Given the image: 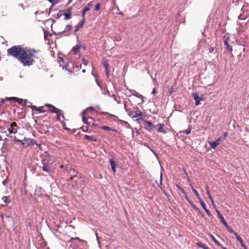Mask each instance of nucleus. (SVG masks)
<instances>
[{
  "mask_svg": "<svg viewBox=\"0 0 249 249\" xmlns=\"http://www.w3.org/2000/svg\"><path fill=\"white\" fill-rule=\"evenodd\" d=\"M68 173L70 174V176H71V178L70 179L68 180V181H70L71 180H72L75 177H77V175L78 174V172H76L74 169L71 168L69 171Z\"/></svg>",
  "mask_w": 249,
  "mask_h": 249,
  "instance_id": "8",
  "label": "nucleus"
},
{
  "mask_svg": "<svg viewBox=\"0 0 249 249\" xmlns=\"http://www.w3.org/2000/svg\"><path fill=\"white\" fill-rule=\"evenodd\" d=\"M80 45H76L75 46L72 48V50L74 52L75 54L79 53L80 52Z\"/></svg>",
  "mask_w": 249,
  "mask_h": 249,
  "instance_id": "26",
  "label": "nucleus"
},
{
  "mask_svg": "<svg viewBox=\"0 0 249 249\" xmlns=\"http://www.w3.org/2000/svg\"><path fill=\"white\" fill-rule=\"evenodd\" d=\"M223 140H224V139L223 137H220L216 140L219 144H220L221 142H223Z\"/></svg>",
  "mask_w": 249,
  "mask_h": 249,
  "instance_id": "37",
  "label": "nucleus"
},
{
  "mask_svg": "<svg viewBox=\"0 0 249 249\" xmlns=\"http://www.w3.org/2000/svg\"><path fill=\"white\" fill-rule=\"evenodd\" d=\"M205 212H206V213H207V214L209 215V216H211V213L210 212V211L209 210H208L207 209H205Z\"/></svg>",
  "mask_w": 249,
  "mask_h": 249,
  "instance_id": "44",
  "label": "nucleus"
},
{
  "mask_svg": "<svg viewBox=\"0 0 249 249\" xmlns=\"http://www.w3.org/2000/svg\"><path fill=\"white\" fill-rule=\"evenodd\" d=\"M42 168L43 171L49 173L51 169V166L50 165H43Z\"/></svg>",
  "mask_w": 249,
  "mask_h": 249,
  "instance_id": "25",
  "label": "nucleus"
},
{
  "mask_svg": "<svg viewBox=\"0 0 249 249\" xmlns=\"http://www.w3.org/2000/svg\"><path fill=\"white\" fill-rule=\"evenodd\" d=\"M193 96L196 102V106L199 105L200 101L203 100L202 98L201 97H200L197 93H193Z\"/></svg>",
  "mask_w": 249,
  "mask_h": 249,
  "instance_id": "10",
  "label": "nucleus"
},
{
  "mask_svg": "<svg viewBox=\"0 0 249 249\" xmlns=\"http://www.w3.org/2000/svg\"><path fill=\"white\" fill-rule=\"evenodd\" d=\"M19 5L21 6V7L23 8V4H19Z\"/></svg>",
  "mask_w": 249,
  "mask_h": 249,
  "instance_id": "56",
  "label": "nucleus"
},
{
  "mask_svg": "<svg viewBox=\"0 0 249 249\" xmlns=\"http://www.w3.org/2000/svg\"><path fill=\"white\" fill-rule=\"evenodd\" d=\"M85 14H86V12L83 10L82 12V16H83V18H85Z\"/></svg>",
  "mask_w": 249,
  "mask_h": 249,
  "instance_id": "47",
  "label": "nucleus"
},
{
  "mask_svg": "<svg viewBox=\"0 0 249 249\" xmlns=\"http://www.w3.org/2000/svg\"><path fill=\"white\" fill-rule=\"evenodd\" d=\"M227 136H228V133L227 132H225L224 134V137H223L224 140H225L226 139V137H227Z\"/></svg>",
  "mask_w": 249,
  "mask_h": 249,
  "instance_id": "46",
  "label": "nucleus"
},
{
  "mask_svg": "<svg viewBox=\"0 0 249 249\" xmlns=\"http://www.w3.org/2000/svg\"><path fill=\"white\" fill-rule=\"evenodd\" d=\"M173 92V89H169V94L171 95Z\"/></svg>",
  "mask_w": 249,
  "mask_h": 249,
  "instance_id": "48",
  "label": "nucleus"
},
{
  "mask_svg": "<svg viewBox=\"0 0 249 249\" xmlns=\"http://www.w3.org/2000/svg\"><path fill=\"white\" fill-rule=\"evenodd\" d=\"M6 182V180H4L3 182H2V183L4 185L5 183Z\"/></svg>",
  "mask_w": 249,
  "mask_h": 249,
  "instance_id": "58",
  "label": "nucleus"
},
{
  "mask_svg": "<svg viewBox=\"0 0 249 249\" xmlns=\"http://www.w3.org/2000/svg\"><path fill=\"white\" fill-rule=\"evenodd\" d=\"M30 107L33 110L38 111L39 113H43L46 111L45 110L43 109L44 107L43 106L37 107L35 106H30Z\"/></svg>",
  "mask_w": 249,
  "mask_h": 249,
  "instance_id": "9",
  "label": "nucleus"
},
{
  "mask_svg": "<svg viewBox=\"0 0 249 249\" xmlns=\"http://www.w3.org/2000/svg\"><path fill=\"white\" fill-rule=\"evenodd\" d=\"M239 243H240V245H241V246H242V245H244V244H245V243L243 242V240H242L241 241H240Z\"/></svg>",
  "mask_w": 249,
  "mask_h": 249,
  "instance_id": "52",
  "label": "nucleus"
},
{
  "mask_svg": "<svg viewBox=\"0 0 249 249\" xmlns=\"http://www.w3.org/2000/svg\"><path fill=\"white\" fill-rule=\"evenodd\" d=\"M224 45L227 47V49L231 52L232 51V47L230 45L229 42L227 39H225L224 40Z\"/></svg>",
  "mask_w": 249,
  "mask_h": 249,
  "instance_id": "23",
  "label": "nucleus"
},
{
  "mask_svg": "<svg viewBox=\"0 0 249 249\" xmlns=\"http://www.w3.org/2000/svg\"><path fill=\"white\" fill-rule=\"evenodd\" d=\"M72 28V25H66V29H65V30H66V31H70V30H71Z\"/></svg>",
  "mask_w": 249,
  "mask_h": 249,
  "instance_id": "34",
  "label": "nucleus"
},
{
  "mask_svg": "<svg viewBox=\"0 0 249 249\" xmlns=\"http://www.w3.org/2000/svg\"><path fill=\"white\" fill-rule=\"evenodd\" d=\"M184 195V197L185 198V199L187 200V201L189 203V201H191V200H190L189 198V197L188 196H187V194L186 193V192L185 193V194H183Z\"/></svg>",
  "mask_w": 249,
  "mask_h": 249,
  "instance_id": "41",
  "label": "nucleus"
},
{
  "mask_svg": "<svg viewBox=\"0 0 249 249\" xmlns=\"http://www.w3.org/2000/svg\"><path fill=\"white\" fill-rule=\"evenodd\" d=\"M196 211L198 213H201V212L198 208H197V210H196Z\"/></svg>",
  "mask_w": 249,
  "mask_h": 249,
  "instance_id": "54",
  "label": "nucleus"
},
{
  "mask_svg": "<svg viewBox=\"0 0 249 249\" xmlns=\"http://www.w3.org/2000/svg\"><path fill=\"white\" fill-rule=\"evenodd\" d=\"M191 188H192V191H193V192L196 195V196L198 200H199V199H201L198 192L195 189H194V187L191 184Z\"/></svg>",
  "mask_w": 249,
  "mask_h": 249,
  "instance_id": "29",
  "label": "nucleus"
},
{
  "mask_svg": "<svg viewBox=\"0 0 249 249\" xmlns=\"http://www.w3.org/2000/svg\"><path fill=\"white\" fill-rule=\"evenodd\" d=\"M109 163H110L112 170L113 172V174L115 175L116 173V162L113 160V159H111L109 160Z\"/></svg>",
  "mask_w": 249,
  "mask_h": 249,
  "instance_id": "11",
  "label": "nucleus"
},
{
  "mask_svg": "<svg viewBox=\"0 0 249 249\" xmlns=\"http://www.w3.org/2000/svg\"><path fill=\"white\" fill-rule=\"evenodd\" d=\"M8 55L18 59L24 66L33 65L36 59L40 57V51L15 45L7 49Z\"/></svg>",
  "mask_w": 249,
  "mask_h": 249,
  "instance_id": "1",
  "label": "nucleus"
},
{
  "mask_svg": "<svg viewBox=\"0 0 249 249\" xmlns=\"http://www.w3.org/2000/svg\"><path fill=\"white\" fill-rule=\"evenodd\" d=\"M60 167L61 168H62H62H64V166H63V165H61L60 166Z\"/></svg>",
  "mask_w": 249,
  "mask_h": 249,
  "instance_id": "59",
  "label": "nucleus"
},
{
  "mask_svg": "<svg viewBox=\"0 0 249 249\" xmlns=\"http://www.w3.org/2000/svg\"><path fill=\"white\" fill-rule=\"evenodd\" d=\"M200 214L202 215V217H204V213H202L201 212V213H200Z\"/></svg>",
  "mask_w": 249,
  "mask_h": 249,
  "instance_id": "57",
  "label": "nucleus"
},
{
  "mask_svg": "<svg viewBox=\"0 0 249 249\" xmlns=\"http://www.w3.org/2000/svg\"><path fill=\"white\" fill-rule=\"evenodd\" d=\"M59 114H60V115L59 116L57 114V120L60 121L61 117H62L64 119H65L64 115L62 110H60V112H59Z\"/></svg>",
  "mask_w": 249,
  "mask_h": 249,
  "instance_id": "30",
  "label": "nucleus"
},
{
  "mask_svg": "<svg viewBox=\"0 0 249 249\" xmlns=\"http://www.w3.org/2000/svg\"><path fill=\"white\" fill-rule=\"evenodd\" d=\"M104 67H105V69H106V74H107V76L108 77L109 76V70H108V68L109 67V64L107 63V62H105L104 63Z\"/></svg>",
  "mask_w": 249,
  "mask_h": 249,
  "instance_id": "24",
  "label": "nucleus"
},
{
  "mask_svg": "<svg viewBox=\"0 0 249 249\" xmlns=\"http://www.w3.org/2000/svg\"><path fill=\"white\" fill-rule=\"evenodd\" d=\"M197 247H199V248H203L204 247V246H205V245L202 244L201 242H198L196 244Z\"/></svg>",
  "mask_w": 249,
  "mask_h": 249,
  "instance_id": "36",
  "label": "nucleus"
},
{
  "mask_svg": "<svg viewBox=\"0 0 249 249\" xmlns=\"http://www.w3.org/2000/svg\"><path fill=\"white\" fill-rule=\"evenodd\" d=\"M82 120L84 124L87 125H90L91 123L93 124V119L92 117H87V111H83L82 113Z\"/></svg>",
  "mask_w": 249,
  "mask_h": 249,
  "instance_id": "3",
  "label": "nucleus"
},
{
  "mask_svg": "<svg viewBox=\"0 0 249 249\" xmlns=\"http://www.w3.org/2000/svg\"><path fill=\"white\" fill-rule=\"evenodd\" d=\"M191 129L190 127L189 126L187 129H186L184 131H182V132H183L184 133H186V134H189L191 133Z\"/></svg>",
  "mask_w": 249,
  "mask_h": 249,
  "instance_id": "33",
  "label": "nucleus"
},
{
  "mask_svg": "<svg viewBox=\"0 0 249 249\" xmlns=\"http://www.w3.org/2000/svg\"><path fill=\"white\" fill-rule=\"evenodd\" d=\"M101 7V4L100 3H98L95 5V11H98Z\"/></svg>",
  "mask_w": 249,
  "mask_h": 249,
  "instance_id": "39",
  "label": "nucleus"
},
{
  "mask_svg": "<svg viewBox=\"0 0 249 249\" xmlns=\"http://www.w3.org/2000/svg\"><path fill=\"white\" fill-rule=\"evenodd\" d=\"M44 107H48L49 110L51 112L55 113L58 114L59 116L60 115V114H59V113L60 112V109L55 107L52 105L49 104H45L44 105Z\"/></svg>",
  "mask_w": 249,
  "mask_h": 249,
  "instance_id": "5",
  "label": "nucleus"
},
{
  "mask_svg": "<svg viewBox=\"0 0 249 249\" xmlns=\"http://www.w3.org/2000/svg\"><path fill=\"white\" fill-rule=\"evenodd\" d=\"M13 99H15L18 103H19L20 104H23L24 105H25V103L26 102H28L27 100H23V99L18 98L16 97H14Z\"/></svg>",
  "mask_w": 249,
  "mask_h": 249,
  "instance_id": "21",
  "label": "nucleus"
},
{
  "mask_svg": "<svg viewBox=\"0 0 249 249\" xmlns=\"http://www.w3.org/2000/svg\"><path fill=\"white\" fill-rule=\"evenodd\" d=\"M203 249H209V248L207 246H205L203 248Z\"/></svg>",
  "mask_w": 249,
  "mask_h": 249,
  "instance_id": "55",
  "label": "nucleus"
},
{
  "mask_svg": "<svg viewBox=\"0 0 249 249\" xmlns=\"http://www.w3.org/2000/svg\"><path fill=\"white\" fill-rule=\"evenodd\" d=\"M91 6V4L90 3H89L88 5V6L84 8L83 10L86 13L87 11H88L90 10Z\"/></svg>",
  "mask_w": 249,
  "mask_h": 249,
  "instance_id": "32",
  "label": "nucleus"
},
{
  "mask_svg": "<svg viewBox=\"0 0 249 249\" xmlns=\"http://www.w3.org/2000/svg\"><path fill=\"white\" fill-rule=\"evenodd\" d=\"M2 200H3L4 204V205H6L9 203H10L11 201V198L9 196H4L2 197Z\"/></svg>",
  "mask_w": 249,
  "mask_h": 249,
  "instance_id": "15",
  "label": "nucleus"
},
{
  "mask_svg": "<svg viewBox=\"0 0 249 249\" xmlns=\"http://www.w3.org/2000/svg\"><path fill=\"white\" fill-rule=\"evenodd\" d=\"M100 128L103 130H107L108 131H112L115 132H117V130L112 129L111 127H110L108 126H107V125H104V126H101V127H100Z\"/></svg>",
  "mask_w": 249,
  "mask_h": 249,
  "instance_id": "18",
  "label": "nucleus"
},
{
  "mask_svg": "<svg viewBox=\"0 0 249 249\" xmlns=\"http://www.w3.org/2000/svg\"><path fill=\"white\" fill-rule=\"evenodd\" d=\"M85 71V70H83V72H84Z\"/></svg>",
  "mask_w": 249,
  "mask_h": 249,
  "instance_id": "62",
  "label": "nucleus"
},
{
  "mask_svg": "<svg viewBox=\"0 0 249 249\" xmlns=\"http://www.w3.org/2000/svg\"><path fill=\"white\" fill-rule=\"evenodd\" d=\"M178 188L180 190V191L183 193V194H185V191L184 190V189L180 187H179L178 186Z\"/></svg>",
  "mask_w": 249,
  "mask_h": 249,
  "instance_id": "43",
  "label": "nucleus"
},
{
  "mask_svg": "<svg viewBox=\"0 0 249 249\" xmlns=\"http://www.w3.org/2000/svg\"><path fill=\"white\" fill-rule=\"evenodd\" d=\"M27 102H26L25 103V105L26 106V105H27Z\"/></svg>",
  "mask_w": 249,
  "mask_h": 249,
  "instance_id": "61",
  "label": "nucleus"
},
{
  "mask_svg": "<svg viewBox=\"0 0 249 249\" xmlns=\"http://www.w3.org/2000/svg\"><path fill=\"white\" fill-rule=\"evenodd\" d=\"M189 204L195 210H197V207L194 204V203L192 201H189Z\"/></svg>",
  "mask_w": 249,
  "mask_h": 249,
  "instance_id": "35",
  "label": "nucleus"
},
{
  "mask_svg": "<svg viewBox=\"0 0 249 249\" xmlns=\"http://www.w3.org/2000/svg\"><path fill=\"white\" fill-rule=\"evenodd\" d=\"M71 9L70 8L67 9L66 12L64 14L65 17L64 19L66 20L69 19L71 18Z\"/></svg>",
  "mask_w": 249,
  "mask_h": 249,
  "instance_id": "12",
  "label": "nucleus"
},
{
  "mask_svg": "<svg viewBox=\"0 0 249 249\" xmlns=\"http://www.w3.org/2000/svg\"><path fill=\"white\" fill-rule=\"evenodd\" d=\"M49 157H46L45 159H44L42 160V164L43 165H49Z\"/></svg>",
  "mask_w": 249,
  "mask_h": 249,
  "instance_id": "28",
  "label": "nucleus"
},
{
  "mask_svg": "<svg viewBox=\"0 0 249 249\" xmlns=\"http://www.w3.org/2000/svg\"><path fill=\"white\" fill-rule=\"evenodd\" d=\"M87 110H90L91 111L93 110V107H89L88 108H87Z\"/></svg>",
  "mask_w": 249,
  "mask_h": 249,
  "instance_id": "53",
  "label": "nucleus"
},
{
  "mask_svg": "<svg viewBox=\"0 0 249 249\" xmlns=\"http://www.w3.org/2000/svg\"><path fill=\"white\" fill-rule=\"evenodd\" d=\"M19 129V127L18 126L16 122H13L10 124L9 127L7 128L9 134H16L18 130Z\"/></svg>",
  "mask_w": 249,
  "mask_h": 249,
  "instance_id": "4",
  "label": "nucleus"
},
{
  "mask_svg": "<svg viewBox=\"0 0 249 249\" xmlns=\"http://www.w3.org/2000/svg\"><path fill=\"white\" fill-rule=\"evenodd\" d=\"M234 235L235 236L237 240L239 242H240V241H241L242 240L241 237L239 235H238L237 233H236V235Z\"/></svg>",
  "mask_w": 249,
  "mask_h": 249,
  "instance_id": "38",
  "label": "nucleus"
},
{
  "mask_svg": "<svg viewBox=\"0 0 249 249\" xmlns=\"http://www.w3.org/2000/svg\"><path fill=\"white\" fill-rule=\"evenodd\" d=\"M128 115L132 118H139V119H142V112L138 107H136L134 110L130 111L128 113Z\"/></svg>",
  "mask_w": 249,
  "mask_h": 249,
  "instance_id": "2",
  "label": "nucleus"
},
{
  "mask_svg": "<svg viewBox=\"0 0 249 249\" xmlns=\"http://www.w3.org/2000/svg\"><path fill=\"white\" fill-rule=\"evenodd\" d=\"M81 129L84 132H87L88 131V127L87 126H83V127H81Z\"/></svg>",
  "mask_w": 249,
  "mask_h": 249,
  "instance_id": "40",
  "label": "nucleus"
},
{
  "mask_svg": "<svg viewBox=\"0 0 249 249\" xmlns=\"http://www.w3.org/2000/svg\"><path fill=\"white\" fill-rule=\"evenodd\" d=\"M156 89L154 88L152 91V94H155V93H156Z\"/></svg>",
  "mask_w": 249,
  "mask_h": 249,
  "instance_id": "49",
  "label": "nucleus"
},
{
  "mask_svg": "<svg viewBox=\"0 0 249 249\" xmlns=\"http://www.w3.org/2000/svg\"><path fill=\"white\" fill-rule=\"evenodd\" d=\"M157 126H159V128L157 129V131L159 132H161V133H163L164 134H165L166 133V131L163 128V124H158L157 125Z\"/></svg>",
  "mask_w": 249,
  "mask_h": 249,
  "instance_id": "17",
  "label": "nucleus"
},
{
  "mask_svg": "<svg viewBox=\"0 0 249 249\" xmlns=\"http://www.w3.org/2000/svg\"><path fill=\"white\" fill-rule=\"evenodd\" d=\"M15 140L17 142H20L22 144V145L24 146L27 147L29 145H30L32 143V140L31 139L28 138H24L23 140H19L16 138V137H15Z\"/></svg>",
  "mask_w": 249,
  "mask_h": 249,
  "instance_id": "6",
  "label": "nucleus"
},
{
  "mask_svg": "<svg viewBox=\"0 0 249 249\" xmlns=\"http://www.w3.org/2000/svg\"><path fill=\"white\" fill-rule=\"evenodd\" d=\"M242 247L244 248V249H247V248L245 244H244V245H242Z\"/></svg>",
  "mask_w": 249,
  "mask_h": 249,
  "instance_id": "50",
  "label": "nucleus"
},
{
  "mask_svg": "<svg viewBox=\"0 0 249 249\" xmlns=\"http://www.w3.org/2000/svg\"><path fill=\"white\" fill-rule=\"evenodd\" d=\"M242 247L244 248V249H247V248L245 244H244V245H242Z\"/></svg>",
  "mask_w": 249,
  "mask_h": 249,
  "instance_id": "51",
  "label": "nucleus"
},
{
  "mask_svg": "<svg viewBox=\"0 0 249 249\" xmlns=\"http://www.w3.org/2000/svg\"><path fill=\"white\" fill-rule=\"evenodd\" d=\"M205 189H206V190L207 191V194L208 195V197H209V199H210V200H211V202L212 203V205H214V201H213V198L212 196H211V194L210 193L209 187L208 185H206L205 186Z\"/></svg>",
  "mask_w": 249,
  "mask_h": 249,
  "instance_id": "14",
  "label": "nucleus"
},
{
  "mask_svg": "<svg viewBox=\"0 0 249 249\" xmlns=\"http://www.w3.org/2000/svg\"><path fill=\"white\" fill-rule=\"evenodd\" d=\"M209 52H210V53H213V51H214V47H210V49H209Z\"/></svg>",
  "mask_w": 249,
  "mask_h": 249,
  "instance_id": "42",
  "label": "nucleus"
},
{
  "mask_svg": "<svg viewBox=\"0 0 249 249\" xmlns=\"http://www.w3.org/2000/svg\"><path fill=\"white\" fill-rule=\"evenodd\" d=\"M84 64L85 65H86L87 64V63L84 61Z\"/></svg>",
  "mask_w": 249,
  "mask_h": 249,
  "instance_id": "60",
  "label": "nucleus"
},
{
  "mask_svg": "<svg viewBox=\"0 0 249 249\" xmlns=\"http://www.w3.org/2000/svg\"><path fill=\"white\" fill-rule=\"evenodd\" d=\"M84 138L85 139L89 140V141H93V142L96 141V139L94 137L89 136L87 135H85Z\"/></svg>",
  "mask_w": 249,
  "mask_h": 249,
  "instance_id": "27",
  "label": "nucleus"
},
{
  "mask_svg": "<svg viewBox=\"0 0 249 249\" xmlns=\"http://www.w3.org/2000/svg\"><path fill=\"white\" fill-rule=\"evenodd\" d=\"M71 0H69V3H70L71 2Z\"/></svg>",
  "mask_w": 249,
  "mask_h": 249,
  "instance_id": "63",
  "label": "nucleus"
},
{
  "mask_svg": "<svg viewBox=\"0 0 249 249\" xmlns=\"http://www.w3.org/2000/svg\"><path fill=\"white\" fill-rule=\"evenodd\" d=\"M200 203V204H201V206H202V207L204 209V210L205 209H207L206 208V204L205 203H204V202L202 200V199H199V200Z\"/></svg>",
  "mask_w": 249,
  "mask_h": 249,
  "instance_id": "31",
  "label": "nucleus"
},
{
  "mask_svg": "<svg viewBox=\"0 0 249 249\" xmlns=\"http://www.w3.org/2000/svg\"><path fill=\"white\" fill-rule=\"evenodd\" d=\"M142 120L143 121L145 128L148 131L152 130L155 128V126L151 122L143 119H142Z\"/></svg>",
  "mask_w": 249,
  "mask_h": 249,
  "instance_id": "7",
  "label": "nucleus"
},
{
  "mask_svg": "<svg viewBox=\"0 0 249 249\" xmlns=\"http://www.w3.org/2000/svg\"><path fill=\"white\" fill-rule=\"evenodd\" d=\"M85 22V18H83V19L76 25L75 26V33H76L79 29L83 27L84 24Z\"/></svg>",
  "mask_w": 249,
  "mask_h": 249,
  "instance_id": "13",
  "label": "nucleus"
},
{
  "mask_svg": "<svg viewBox=\"0 0 249 249\" xmlns=\"http://www.w3.org/2000/svg\"><path fill=\"white\" fill-rule=\"evenodd\" d=\"M209 143L211 147L213 149L215 148L219 144L216 140L213 142H209Z\"/></svg>",
  "mask_w": 249,
  "mask_h": 249,
  "instance_id": "19",
  "label": "nucleus"
},
{
  "mask_svg": "<svg viewBox=\"0 0 249 249\" xmlns=\"http://www.w3.org/2000/svg\"><path fill=\"white\" fill-rule=\"evenodd\" d=\"M58 62L60 63V65H61V63H60V62L63 61V59H62V58L59 57L58 58Z\"/></svg>",
  "mask_w": 249,
  "mask_h": 249,
  "instance_id": "45",
  "label": "nucleus"
},
{
  "mask_svg": "<svg viewBox=\"0 0 249 249\" xmlns=\"http://www.w3.org/2000/svg\"><path fill=\"white\" fill-rule=\"evenodd\" d=\"M216 213H217V215H218L219 218L220 219L221 222L224 225H226L227 223L226 221V220L224 219L223 216L222 215L220 212L219 211L216 210Z\"/></svg>",
  "mask_w": 249,
  "mask_h": 249,
  "instance_id": "16",
  "label": "nucleus"
},
{
  "mask_svg": "<svg viewBox=\"0 0 249 249\" xmlns=\"http://www.w3.org/2000/svg\"><path fill=\"white\" fill-rule=\"evenodd\" d=\"M224 226L226 228L228 231H229L231 233H232L233 235H236V232L235 231H234L230 226H229L227 223Z\"/></svg>",
  "mask_w": 249,
  "mask_h": 249,
  "instance_id": "22",
  "label": "nucleus"
},
{
  "mask_svg": "<svg viewBox=\"0 0 249 249\" xmlns=\"http://www.w3.org/2000/svg\"><path fill=\"white\" fill-rule=\"evenodd\" d=\"M212 240L219 247H221L223 249H227L226 248H224L222 246L221 244L215 238V237L212 234L210 235Z\"/></svg>",
  "mask_w": 249,
  "mask_h": 249,
  "instance_id": "20",
  "label": "nucleus"
}]
</instances>
